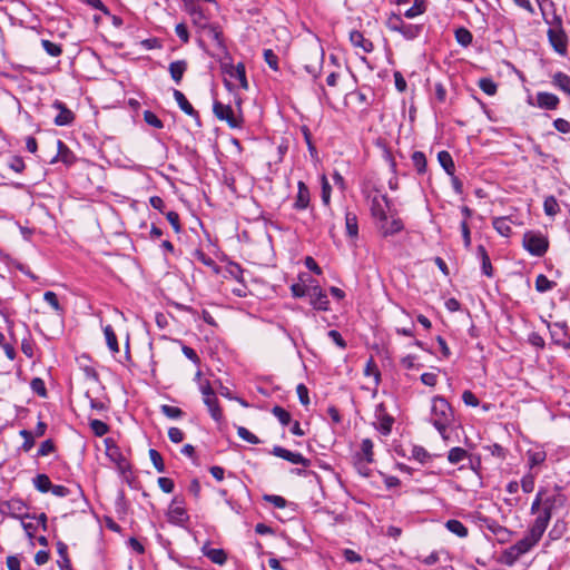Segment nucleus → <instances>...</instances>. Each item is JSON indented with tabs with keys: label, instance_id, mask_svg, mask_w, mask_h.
<instances>
[{
	"label": "nucleus",
	"instance_id": "obj_60",
	"mask_svg": "<svg viewBox=\"0 0 570 570\" xmlns=\"http://www.w3.org/2000/svg\"><path fill=\"white\" fill-rule=\"evenodd\" d=\"M263 57L271 69L278 70V57L272 49H264Z\"/></svg>",
	"mask_w": 570,
	"mask_h": 570
},
{
	"label": "nucleus",
	"instance_id": "obj_38",
	"mask_svg": "<svg viewBox=\"0 0 570 570\" xmlns=\"http://www.w3.org/2000/svg\"><path fill=\"white\" fill-rule=\"evenodd\" d=\"M411 160L419 175H423L426 173L428 161L425 154L423 151H414L411 156Z\"/></svg>",
	"mask_w": 570,
	"mask_h": 570
},
{
	"label": "nucleus",
	"instance_id": "obj_14",
	"mask_svg": "<svg viewBox=\"0 0 570 570\" xmlns=\"http://www.w3.org/2000/svg\"><path fill=\"white\" fill-rule=\"evenodd\" d=\"M52 108H55L58 114L53 119L56 126L63 127L69 126L75 120V114L66 106L65 102L60 100H55L52 104Z\"/></svg>",
	"mask_w": 570,
	"mask_h": 570
},
{
	"label": "nucleus",
	"instance_id": "obj_45",
	"mask_svg": "<svg viewBox=\"0 0 570 570\" xmlns=\"http://www.w3.org/2000/svg\"><path fill=\"white\" fill-rule=\"evenodd\" d=\"M41 46L43 50L51 57H59L62 53V47L59 43L52 42L48 39L41 40Z\"/></svg>",
	"mask_w": 570,
	"mask_h": 570
},
{
	"label": "nucleus",
	"instance_id": "obj_26",
	"mask_svg": "<svg viewBox=\"0 0 570 570\" xmlns=\"http://www.w3.org/2000/svg\"><path fill=\"white\" fill-rule=\"evenodd\" d=\"M202 553L215 564L223 566L227 560V554L223 549L210 548L208 543L203 546Z\"/></svg>",
	"mask_w": 570,
	"mask_h": 570
},
{
	"label": "nucleus",
	"instance_id": "obj_19",
	"mask_svg": "<svg viewBox=\"0 0 570 570\" xmlns=\"http://www.w3.org/2000/svg\"><path fill=\"white\" fill-rule=\"evenodd\" d=\"M76 160L75 154L69 147L60 139L57 140V155L50 160L51 164L62 161L66 165H71Z\"/></svg>",
	"mask_w": 570,
	"mask_h": 570
},
{
	"label": "nucleus",
	"instance_id": "obj_39",
	"mask_svg": "<svg viewBox=\"0 0 570 570\" xmlns=\"http://www.w3.org/2000/svg\"><path fill=\"white\" fill-rule=\"evenodd\" d=\"M302 283H295L291 285L292 295L296 298L308 296L309 293V276L307 279L301 277Z\"/></svg>",
	"mask_w": 570,
	"mask_h": 570
},
{
	"label": "nucleus",
	"instance_id": "obj_29",
	"mask_svg": "<svg viewBox=\"0 0 570 570\" xmlns=\"http://www.w3.org/2000/svg\"><path fill=\"white\" fill-rule=\"evenodd\" d=\"M205 405L207 406L210 416L216 422H219L223 419V411L219 406V402L216 395L206 396L203 399Z\"/></svg>",
	"mask_w": 570,
	"mask_h": 570
},
{
	"label": "nucleus",
	"instance_id": "obj_57",
	"mask_svg": "<svg viewBox=\"0 0 570 570\" xmlns=\"http://www.w3.org/2000/svg\"><path fill=\"white\" fill-rule=\"evenodd\" d=\"M149 458H150L155 469L157 470V472L164 473L165 472V464H164V460H163L161 454L157 450L150 449L149 450Z\"/></svg>",
	"mask_w": 570,
	"mask_h": 570
},
{
	"label": "nucleus",
	"instance_id": "obj_54",
	"mask_svg": "<svg viewBox=\"0 0 570 570\" xmlns=\"http://www.w3.org/2000/svg\"><path fill=\"white\" fill-rule=\"evenodd\" d=\"M89 425L96 436H104L109 431V426L105 422L97 419L91 420Z\"/></svg>",
	"mask_w": 570,
	"mask_h": 570
},
{
	"label": "nucleus",
	"instance_id": "obj_63",
	"mask_svg": "<svg viewBox=\"0 0 570 570\" xmlns=\"http://www.w3.org/2000/svg\"><path fill=\"white\" fill-rule=\"evenodd\" d=\"M56 448H55V443L52 440H46L43 441L39 449H38V453L37 455L38 456H47L49 454H51L52 452H55Z\"/></svg>",
	"mask_w": 570,
	"mask_h": 570
},
{
	"label": "nucleus",
	"instance_id": "obj_40",
	"mask_svg": "<svg viewBox=\"0 0 570 570\" xmlns=\"http://www.w3.org/2000/svg\"><path fill=\"white\" fill-rule=\"evenodd\" d=\"M43 299H45L46 303H48L53 308V311L58 315H60V316L63 315L65 308L59 303L58 296H57V294L55 292H51V291L45 292Z\"/></svg>",
	"mask_w": 570,
	"mask_h": 570
},
{
	"label": "nucleus",
	"instance_id": "obj_55",
	"mask_svg": "<svg viewBox=\"0 0 570 570\" xmlns=\"http://www.w3.org/2000/svg\"><path fill=\"white\" fill-rule=\"evenodd\" d=\"M237 435L242 440H244L250 444H259L261 443V440L254 433H252L248 429H246L244 426L237 428Z\"/></svg>",
	"mask_w": 570,
	"mask_h": 570
},
{
	"label": "nucleus",
	"instance_id": "obj_23",
	"mask_svg": "<svg viewBox=\"0 0 570 570\" xmlns=\"http://www.w3.org/2000/svg\"><path fill=\"white\" fill-rule=\"evenodd\" d=\"M173 96H174L177 105L179 106V108L185 114H187L190 117H194L195 119H197V121H199V114H198V111L194 109L191 104L187 100L186 96L180 90L174 89Z\"/></svg>",
	"mask_w": 570,
	"mask_h": 570
},
{
	"label": "nucleus",
	"instance_id": "obj_18",
	"mask_svg": "<svg viewBox=\"0 0 570 570\" xmlns=\"http://www.w3.org/2000/svg\"><path fill=\"white\" fill-rule=\"evenodd\" d=\"M24 510H26V505L19 499H11L7 502H3L2 507H1L2 513H7L17 519H22L26 515V514H23Z\"/></svg>",
	"mask_w": 570,
	"mask_h": 570
},
{
	"label": "nucleus",
	"instance_id": "obj_58",
	"mask_svg": "<svg viewBox=\"0 0 570 570\" xmlns=\"http://www.w3.org/2000/svg\"><path fill=\"white\" fill-rule=\"evenodd\" d=\"M19 434L23 439V443L21 445V449L24 452H29L33 448V445H35V435L32 434V432H30L28 430H21L19 432Z\"/></svg>",
	"mask_w": 570,
	"mask_h": 570
},
{
	"label": "nucleus",
	"instance_id": "obj_35",
	"mask_svg": "<svg viewBox=\"0 0 570 570\" xmlns=\"http://www.w3.org/2000/svg\"><path fill=\"white\" fill-rule=\"evenodd\" d=\"M528 465L533 469L544 462L547 455L543 450L530 449L527 451Z\"/></svg>",
	"mask_w": 570,
	"mask_h": 570
},
{
	"label": "nucleus",
	"instance_id": "obj_27",
	"mask_svg": "<svg viewBox=\"0 0 570 570\" xmlns=\"http://www.w3.org/2000/svg\"><path fill=\"white\" fill-rule=\"evenodd\" d=\"M404 228V224L400 218H393L390 223L387 219L385 222H380V229L384 237L395 235L402 232Z\"/></svg>",
	"mask_w": 570,
	"mask_h": 570
},
{
	"label": "nucleus",
	"instance_id": "obj_36",
	"mask_svg": "<svg viewBox=\"0 0 570 570\" xmlns=\"http://www.w3.org/2000/svg\"><path fill=\"white\" fill-rule=\"evenodd\" d=\"M552 83L570 96V76L564 72H557L552 77Z\"/></svg>",
	"mask_w": 570,
	"mask_h": 570
},
{
	"label": "nucleus",
	"instance_id": "obj_53",
	"mask_svg": "<svg viewBox=\"0 0 570 570\" xmlns=\"http://www.w3.org/2000/svg\"><path fill=\"white\" fill-rule=\"evenodd\" d=\"M30 387L33 393H36L40 397H47V389L45 381L40 377H35L30 382Z\"/></svg>",
	"mask_w": 570,
	"mask_h": 570
},
{
	"label": "nucleus",
	"instance_id": "obj_7",
	"mask_svg": "<svg viewBox=\"0 0 570 570\" xmlns=\"http://www.w3.org/2000/svg\"><path fill=\"white\" fill-rule=\"evenodd\" d=\"M198 27H199V32H200L199 45L203 48H205L204 40L207 39L213 42V45L215 46V48L218 51H220V52L226 51V47L224 45L223 32L217 24H213V23L205 21V22H199Z\"/></svg>",
	"mask_w": 570,
	"mask_h": 570
},
{
	"label": "nucleus",
	"instance_id": "obj_22",
	"mask_svg": "<svg viewBox=\"0 0 570 570\" xmlns=\"http://www.w3.org/2000/svg\"><path fill=\"white\" fill-rule=\"evenodd\" d=\"M350 41L355 48H361L364 53H370L374 49L372 41L366 39L358 30L350 32Z\"/></svg>",
	"mask_w": 570,
	"mask_h": 570
},
{
	"label": "nucleus",
	"instance_id": "obj_9",
	"mask_svg": "<svg viewBox=\"0 0 570 570\" xmlns=\"http://www.w3.org/2000/svg\"><path fill=\"white\" fill-rule=\"evenodd\" d=\"M309 304L314 309L317 311H328L330 309V301L326 292L318 285L317 281L309 277V293H308Z\"/></svg>",
	"mask_w": 570,
	"mask_h": 570
},
{
	"label": "nucleus",
	"instance_id": "obj_15",
	"mask_svg": "<svg viewBox=\"0 0 570 570\" xmlns=\"http://www.w3.org/2000/svg\"><path fill=\"white\" fill-rule=\"evenodd\" d=\"M106 454L108 458L116 463L119 470L125 471L129 468V464L125 456L121 454L119 448L114 443L111 439H106Z\"/></svg>",
	"mask_w": 570,
	"mask_h": 570
},
{
	"label": "nucleus",
	"instance_id": "obj_1",
	"mask_svg": "<svg viewBox=\"0 0 570 570\" xmlns=\"http://www.w3.org/2000/svg\"><path fill=\"white\" fill-rule=\"evenodd\" d=\"M564 497L560 493L543 497L542 491H539L531 504V513L535 514L533 523L530 525L528 532L533 538L541 540L551 519L553 509L562 507Z\"/></svg>",
	"mask_w": 570,
	"mask_h": 570
},
{
	"label": "nucleus",
	"instance_id": "obj_20",
	"mask_svg": "<svg viewBox=\"0 0 570 570\" xmlns=\"http://www.w3.org/2000/svg\"><path fill=\"white\" fill-rule=\"evenodd\" d=\"M551 340L554 344L561 346L568 336V325L566 322H556L548 325Z\"/></svg>",
	"mask_w": 570,
	"mask_h": 570
},
{
	"label": "nucleus",
	"instance_id": "obj_43",
	"mask_svg": "<svg viewBox=\"0 0 570 570\" xmlns=\"http://www.w3.org/2000/svg\"><path fill=\"white\" fill-rule=\"evenodd\" d=\"M468 451L464 450L463 448H460V446H455V448H452L449 453H448V461L451 463V464H458L460 462H462L463 460H465L468 458Z\"/></svg>",
	"mask_w": 570,
	"mask_h": 570
},
{
	"label": "nucleus",
	"instance_id": "obj_5",
	"mask_svg": "<svg viewBox=\"0 0 570 570\" xmlns=\"http://www.w3.org/2000/svg\"><path fill=\"white\" fill-rule=\"evenodd\" d=\"M548 40L553 50L564 57L568 52V37L562 28V20L554 16L552 27L547 31Z\"/></svg>",
	"mask_w": 570,
	"mask_h": 570
},
{
	"label": "nucleus",
	"instance_id": "obj_48",
	"mask_svg": "<svg viewBox=\"0 0 570 570\" xmlns=\"http://www.w3.org/2000/svg\"><path fill=\"white\" fill-rule=\"evenodd\" d=\"M21 523H22V528L24 529V531L29 538H32L35 535V533L37 532V530L39 529L38 523H36L33 518L30 517L29 514H26L21 519Z\"/></svg>",
	"mask_w": 570,
	"mask_h": 570
},
{
	"label": "nucleus",
	"instance_id": "obj_10",
	"mask_svg": "<svg viewBox=\"0 0 570 570\" xmlns=\"http://www.w3.org/2000/svg\"><path fill=\"white\" fill-rule=\"evenodd\" d=\"M213 110L215 116L220 120H225L230 128H239L242 126V119L235 115L234 109L229 105L215 101Z\"/></svg>",
	"mask_w": 570,
	"mask_h": 570
},
{
	"label": "nucleus",
	"instance_id": "obj_24",
	"mask_svg": "<svg viewBox=\"0 0 570 570\" xmlns=\"http://www.w3.org/2000/svg\"><path fill=\"white\" fill-rule=\"evenodd\" d=\"M559 98L551 92L541 91L537 94L538 107L547 110H554L559 106Z\"/></svg>",
	"mask_w": 570,
	"mask_h": 570
},
{
	"label": "nucleus",
	"instance_id": "obj_42",
	"mask_svg": "<svg viewBox=\"0 0 570 570\" xmlns=\"http://www.w3.org/2000/svg\"><path fill=\"white\" fill-rule=\"evenodd\" d=\"M426 10L425 0H414V3L411 8L405 10L404 17L407 19H413L422 13H424Z\"/></svg>",
	"mask_w": 570,
	"mask_h": 570
},
{
	"label": "nucleus",
	"instance_id": "obj_56",
	"mask_svg": "<svg viewBox=\"0 0 570 570\" xmlns=\"http://www.w3.org/2000/svg\"><path fill=\"white\" fill-rule=\"evenodd\" d=\"M364 375L365 376H374L375 384L376 385L379 384L381 374H380V371H379L373 357H371L366 362V365L364 368Z\"/></svg>",
	"mask_w": 570,
	"mask_h": 570
},
{
	"label": "nucleus",
	"instance_id": "obj_52",
	"mask_svg": "<svg viewBox=\"0 0 570 570\" xmlns=\"http://www.w3.org/2000/svg\"><path fill=\"white\" fill-rule=\"evenodd\" d=\"M543 210L548 216H556L559 212V204L553 196L546 197L543 202Z\"/></svg>",
	"mask_w": 570,
	"mask_h": 570
},
{
	"label": "nucleus",
	"instance_id": "obj_31",
	"mask_svg": "<svg viewBox=\"0 0 570 570\" xmlns=\"http://www.w3.org/2000/svg\"><path fill=\"white\" fill-rule=\"evenodd\" d=\"M345 229L348 237L356 238L358 236V223L355 213L348 210L345 213Z\"/></svg>",
	"mask_w": 570,
	"mask_h": 570
},
{
	"label": "nucleus",
	"instance_id": "obj_2",
	"mask_svg": "<svg viewBox=\"0 0 570 570\" xmlns=\"http://www.w3.org/2000/svg\"><path fill=\"white\" fill-rule=\"evenodd\" d=\"M429 421L446 441L448 430L454 424L455 417L451 404L443 396L432 397Z\"/></svg>",
	"mask_w": 570,
	"mask_h": 570
},
{
	"label": "nucleus",
	"instance_id": "obj_32",
	"mask_svg": "<svg viewBox=\"0 0 570 570\" xmlns=\"http://www.w3.org/2000/svg\"><path fill=\"white\" fill-rule=\"evenodd\" d=\"M492 226L501 236L509 237L512 233L509 217H495L492 222Z\"/></svg>",
	"mask_w": 570,
	"mask_h": 570
},
{
	"label": "nucleus",
	"instance_id": "obj_16",
	"mask_svg": "<svg viewBox=\"0 0 570 570\" xmlns=\"http://www.w3.org/2000/svg\"><path fill=\"white\" fill-rule=\"evenodd\" d=\"M311 193L307 185L299 180L297 184V195L293 204L294 209L305 210L309 206Z\"/></svg>",
	"mask_w": 570,
	"mask_h": 570
},
{
	"label": "nucleus",
	"instance_id": "obj_34",
	"mask_svg": "<svg viewBox=\"0 0 570 570\" xmlns=\"http://www.w3.org/2000/svg\"><path fill=\"white\" fill-rule=\"evenodd\" d=\"M445 528L459 538H466L469 534L468 528L459 520L451 519L445 522Z\"/></svg>",
	"mask_w": 570,
	"mask_h": 570
},
{
	"label": "nucleus",
	"instance_id": "obj_28",
	"mask_svg": "<svg viewBox=\"0 0 570 570\" xmlns=\"http://www.w3.org/2000/svg\"><path fill=\"white\" fill-rule=\"evenodd\" d=\"M169 73L171 79L179 85L185 71L187 70V61L186 60H176L169 63Z\"/></svg>",
	"mask_w": 570,
	"mask_h": 570
},
{
	"label": "nucleus",
	"instance_id": "obj_46",
	"mask_svg": "<svg viewBox=\"0 0 570 570\" xmlns=\"http://www.w3.org/2000/svg\"><path fill=\"white\" fill-rule=\"evenodd\" d=\"M272 413L283 426L288 425L292 421L291 413L279 405H275L272 409Z\"/></svg>",
	"mask_w": 570,
	"mask_h": 570
},
{
	"label": "nucleus",
	"instance_id": "obj_49",
	"mask_svg": "<svg viewBox=\"0 0 570 570\" xmlns=\"http://www.w3.org/2000/svg\"><path fill=\"white\" fill-rule=\"evenodd\" d=\"M554 282L550 281L546 275L540 274L535 278V289L540 293L552 289Z\"/></svg>",
	"mask_w": 570,
	"mask_h": 570
},
{
	"label": "nucleus",
	"instance_id": "obj_30",
	"mask_svg": "<svg viewBox=\"0 0 570 570\" xmlns=\"http://www.w3.org/2000/svg\"><path fill=\"white\" fill-rule=\"evenodd\" d=\"M57 552L59 556L57 563L60 570H71V561L68 557V547L65 542H57Z\"/></svg>",
	"mask_w": 570,
	"mask_h": 570
},
{
	"label": "nucleus",
	"instance_id": "obj_41",
	"mask_svg": "<svg viewBox=\"0 0 570 570\" xmlns=\"http://www.w3.org/2000/svg\"><path fill=\"white\" fill-rule=\"evenodd\" d=\"M454 36L458 43L461 45L462 47H468L472 43L473 36L470 32V30H468L464 27L458 28L454 32Z\"/></svg>",
	"mask_w": 570,
	"mask_h": 570
},
{
	"label": "nucleus",
	"instance_id": "obj_17",
	"mask_svg": "<svg viewBox=\"0 0 570 570\" xmlns=\"http://www.w3.org/2000/svg\"><path fill=\"white\" fill-rule=\"evenodd\" d=\"M224 72L228 75L232 79L239 82V86L244 89L248 88V82L246 79V70L244 63H238L236 66L228 65L224 67Z\"/></svg>",
	"mask_w": 570,
	"mask_h": 570
},
{
	"label": "nucleus",
	"instance_id": "obj_11",
	"mask_svg": "<svg viewBox=\"0 0 570 570\" xmlns=\"http://www.w3.org/2000/svg\"><path fill=\"white\" fill-rule=\"evenodd\" d=\"M390 207V200L386 195L376 193L371 197V214L379 222L386 220V209Z\"/></svg>",
	"mask_w": 570,
	"mask_h": 570
},
{
	"label": "nucleus",
	"instance_id": "obj_12",
	"mask_svg": "<svg viewBox=\"0 0 570 570\" xmlns=\"http://www.w3.org/2000/svg\"><path fill=\"white\" fill-rule=\"evenodd\" d=\"M376 419V429L383 435H389L392 431L394 417L387 413L386 407L383 403H380L375 407L374 412Z\"/></svg>",
	"mask_w": 570,
	"mask_h": 570
},
{
	"label": "nucleus",
	"instance_id": "obj_8",
	"mask_svg": "<svg viewBox=\"0 0 570 570\" xmlns=\"http://www.w3.org/2000/svg\"><path fill=\"white\" fill-rule=\"evenodd\" d=\"M167 520L169 523L178 527H186L189 521V515L185 508V500L181 497H174L168 510H167Z\"/></svg>",
	"mask_w": 570,
	"mask_h": 570
},
{
	"label": "nucleus",
	"instance_id": "obj_61",
	"mask_svg": "<svg viewBox=\"0 0 570 570\" xmlns=\"http://www.w3.org/2000/svg\"><path fill=\"white\" fill-rule=\"evenodd\" d=\"M302 134L304 136V140H305V142L307 145V148H308V151H309L311 156L312 157H317V149H316L315 145L312 141V134H311L309 129L306 126L302 127Z\"/></svg>",
	"mask_w": 570,
	"mask_h": 570
},
{
	"label": "nucleus",
	"instance_id": "obj_50",
	"mask_svg": "<svg viewBox=\"0 0 570 570\" xmlns=\"http://www.w3.org/2000/svg\"><path fill=\"white\" fill-rule=\"evenodd\" d=\"M160 412L168 419H174V420H177V419H180L184 416V411L181 409H179L177 406H171L168 404H163L160 406Z\"/></svg>",
	"mask_w": 570,
	"mask_h": 570
},
{
	"label": "nucleus",
	"instance_id": "obj_62",
	"mask_svg": "<svg viewBox=\"0 0 570 570\" xmlns=\"http://www.w3.org/2000/svg\"><path fill=\"white\" fill-rule=\"evenodd\" d=\"M264 500L277 509H284L287 505L286 499L276 494H266L264 495Z\"/></svg>",
	"mask_w": 570,
	"mask_h": 570
},
{
	"label": "nucleus",
	"instance_id": "obj_25",
	"mask_svg": "<svg viewBox=\"0 0 570 570\" xmlns=\"http://www.w3.org/2000/svg\"><path fill=\"white\" fill-rule=\"evenodd\" d=\"M373 442L370 439L362 440L361 451L356 454L355 465H361L363 461L365 463L373 462Z\"/></svg>",
	"mask_w": 570,
	"mask_h": 570
},
{
	"label": "nucleus",
	"instance_id": "obj_13",
	"mask_svg": "<svg viewBox=\"0 0 570 570\" xmlns=\"http://www.w3.org/2000/svg\"><path fill=\"white\" fill-rule=\"evenodd\" d=\"M272 454L277 458L284 459L293 464H299L305 468L309 466L311 464V461L303 456L301 453L292 452L281 445H275L272 450Z\"/></svg>",
	"mask_w": 570,
	"mask_h": 570
},
{
	"label": "nucleus",
	"instance_id": "obj_51",
	"mask_svg": "<svg viewBox=\"0 0 570 570\" xmlns=\"http://www.w3.org/2000/svg\"><path fill=\"white\" fill-rule=\"evenodd\" d=\"M479 87L488 96L495 95L498 90L497 83L491 78H481L479 80Z\"/></svg>",
	"mask_w": 570,
	"mask_h": 570
},
{
	"label": "nucleus",
	"instance_id": "obj_4",
	"mask_svg": "<svg viewBox=\"0 0 570 570\" xmlns=\"http://www.w3.org/2000/svg\"><path fill=\"white\" fill-rule=\"evenodd\" d=\"M385 24L389 30L401 33L406 40L417 38L423 30L422 24L407 23L402 19L401 14L396 13H391Z\"/></svg>",
	"mask_w": 570,
	"mask_h": 570
},
{
	"label": "nucleus",
	"instance_id": "obj_21",
	"mask_svg": "<svg viewBox=\"0 0 570 570\" xmlns=\"http://www.w3.org/2000/svg\"><path fill=\"white\" fill-rule=\"evenodd\" d=\"M485 528L497 538L501 543L507 542L511 535V532L503 525L499 524L494 520H484Z\"/></svg>",
	"mask_w": 570,
	"mask_h": 570
},
{
	"label": "nucleus",
	"instance_id": "obj_37",
	"mask_svg": "<svg viewBox=\"0 0 570 570\" xmlns=\"http://www.w3.org/2000/svg\"><path fill=\"white\" fill-rule=\"evenodd\" d=\"M104 334H105L106 343H107L110 352L112 354L118 353L119 352L118 340H117V336H116V333H115L112 326L106 325L104 327Z\"/></svg>",
	"mask_w": 570,
	"mask_h": 570
},
{
	"label": "nucleus",
	"instance_id": "obj_3",
	"mask_svg": "<svg viewBox=\"0 0 570 570\" xmlns=\"http://www.w3.org/2000/svg\"><path fill=\"white\" fill-rule=\"evenodd\" d=\"M539 541V539L533 538L532 534L528 532L524 538L504 550L502 554L503 563L508 566L514 564L520 557L529 552Z\"/></svg>",
	"mask_w": 570,
	"mask_h": 570
},
{
	"label": "nucleus",
	"instance_id": "obj_33",
	"mask_svg": "<svg viewBox=\"0 0 570 570\" xmlns=\"http://www.w3.org/2000/svg\"><path fill=\"white\" fill-rule=\"evenodd\" d=\"M438 160L440 166L445 170L449 176H453L455 166L451 154L446 150H442L438 154Z\"/></svg>",
	"mask_w": 570,
	"mask_h": 570
},
{
	"label": "nucleus",
	"instance_id": "obj_47",
	"mask_svg": "<svg viewBox=\"0 0 570 570\" xmlns=\"http://www.w3.org/2000/svg\"><path fill=\"white\" fill-rule=\"evenodd\" d=\"M321 198L325 206H330L331 204V194H332V187L328 183L325 175H322L321 177Z\"/></svg>",
	"mask_w": 570,
	"mask_h": 570
},
{
	"label": "nucleus",
	"instance_id": "obj_64",
	"mask_svg": "<svg viewBox=\"0 0 570 570\" xmlns=\"http://www.w3.org/2000/svg\"><path fill=\"white\" fill-rule=\"evenodd\" d=\"M8 166L10 169H12L13 171H16L18 174L22 173L26 168L24 161L20 156L11 157Z\"/></svg>",
	"mask_w": 570,
	"mask_h": 570
},
{
	"label": "nucleus",
	"instance_id": "obj_59",
	"mask_svg": "<svg viewBox=\"0 0 570 570\" xmlns=\"http://www.w3.org/2000/svg\"><path fill=\"white\" fill-rule=\"evenodd\" d=\"M144 120L146 121L147 125L154 128L161 129L164 127V122L158 118V116L155 112L150 110L144 111Z\"/></svg>",
	"mask_w": 570,
	"mask_h": 570
},
{
	"label": "nucleus",
	"instance_id": "obj_44",
	"mask_svg": "<svg viewBox=\"0 0 570 570\" xmlns=\"http://www.w3.org/2000/svg\"><path fill=\"white\" fill-rule=\"evenodd\" d=\"M35 488L42 493H47L50 491L52 483L47 474H38L33 479Z\"/></svg>",
	"mask_w": 570,
	"mask_h": 570
},
{
	"label": "nucleus",
	"instance_id": "obj_6",
	"mask_svg": "<svg viewBox=\"0 0 570 570\" xmlns=\"http://www.w3.org/2000/svg\"><path fill=\"white\" fill-rule=\"evenodd\" d=\"M522 245L530 255L542 257L548 252L549 240L540 232L529 230L523 235Z\"/></svg>",
	"mask_w": 570,
	"mask_h": 570
}]
</instances>
